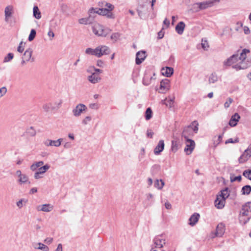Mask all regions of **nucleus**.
<instances>
[{
  "instance_id": "f257e3e1",
  "label": "nucleus",
  "mask_w": 251,
  "mask_h": 251,
  "mask_svg": "<svg viewBox=\"0 0 251 251\" xmlns=\"http://www.w3.org/2000/svg\"><path fill=\"white\" fill-rule=\"evenodd\" d=\"M249 52V50L245 49L240 53L233 54L224 61V66H232L236 71L247 69L251 64L250 61L246 60L247 53Z\"/></svg>"
},
{
  "instance_id": "f03ea898",
  "label": "nucleus",
  "mask_w": 251,
  "mask_h": 251,
  "mask_svg": "<svg viewBox=\"0 0 251 251\" xmlns=\"http://www.w3.org/2000/svg\"><path fill=\"white\" fill-rule=\"evenodd\" d=\"M251 217V202L245 203L242 207L239 214V221L241 223L246 224Z\"/></svg>"
},
{
  "instance_id": "7ed1b4c3",
  "label": "nucleus",
  "mask_w": 251,
  "mask_h": 251,
  "mask_svg": "<svg viewBox=\"0 0 251 251\" xmlns=\"http://www.w3.org/2000/svg\"><path fill=\"white\" fill-rule=\"evenodd\" d=\"M92 29L94 34L98 36L105 37L110 33L111 30L104 27L102 25L98 23H94L92 25Z\"/></svg>"
},
{
  "instance_id": "20e7f679",
  "label": "nucleus",
  "mask_w": 251,
  "mask_h": 251,
  "mask_svg": "<svg viewBox=\"0 0 251 251\" xmlns=\"http://www.w3.org/2000/svg\"><path fill=\"white\" fill-rule=\"evenodd\" d=\"M189 128H184L183 131L182 133V137L185 140L186 147L184 149V151L188 155L190 154L195 147V143L194 140L189 139L187 137L186 132L189 130Z\"/></svg>"
},
{
  "instance_id": "39448f33",
  "label": "nucleus",
  "mask_w": 251,
  "mask_h": 251,
  "mask_svg": "<svg viewBox=\"0 0 251 251\" xmlns=\"http://www.w3.org/2000/svg\"><path fill=\"white\" fill-rule=\"evenodd\" d=\"M166 244V239L162 234L156 236L152 241L151 245L157 248V249H161Z\"/></svg>"
},
{
  "instance_id": "423d86ee",
  "label": "nucleus",
  "mask_w": 251,
  "mask_h": 251,
  "mask_svg": "<svg viewBox=\"0 0 251 251\" xmlns=\"http://www.w3.org/2000/svg\"><path fill=\"white\" fill-rule=\"evenodd\" d=\"M87 109V106L82 103L77 104L72 110V113L74 117H78L83 113L86 111Z\"/></svg>"
},
{
  "instance_id": "0eeeda50",
  "label": "nucleus",
  "mask_w": 251,
  "mask_h": 251,
  "mask_svg": "<svg viewBox=\"0 0 251 251\" xmlns=\"http://www.w3.org/2000/svg\"><path fill=\"white\" fill-rule=\"evenodd\" d=\"M154 76V73H152L150 71L146 72L143 79V84L146 86L149 85L151 83L152 80H155Z\"/></svg>"
},
{
  "instance_id": "6e6552de",
  "label": "nucleus",
  "mask_w": 251,
  "mask_h": 251,
  "mask_svg": "<svg viewBox=\"0 0 251 251\" xmlns=\"http://www.w3.org/2000/svg\"><path fill=\"white\" fill-rule=\"evenodd\" d=\"M97 57H100L103 55L109 54L110 53L109 48L106 46L100 45L97 47Z\"/></svg>"
},
{
  "instance_id": "1a4fd4ad",
  "label": "nucleus",
  "mask_w": 251,
  "mask_h": 251,
  "mask_svg": "<svg viewBox=\"0 0 251 251\" xmlns=\"http://www.w3.org/2000/svg\"><path fill=\"white\" fill-rule=\"evenodd\" d=\"M62 141V138H59L56 140L47 139L44 141V144L46 147H59L61 145Z\"/></svg>"
},
{
  "instance_id": "9d476101",
  "label": "nucleus",
  "mask_w": 251,
  "mask_h": 251,
  "mask_svg": "<svg viewBox=\"0 0 251 251\" xmlns=\"http://www.w3.org/2000/svg\"><path fill=\"white\" fill-rule=\"evenodd\" d=\"M97 13L100 15L106 16L108 19H114L115 18V15L112 12V10H108L107 8H100Z\"/></svg>"
},
{
  "instance_id": "9b49d317",
  "label": "nucleus",
  "mask_w": 251,
  "mask_h": 251,
  "mask_svg": "<svg viewBox=\"0 0 251 251\" xmlns=\"http://www.w3.org/2000/svg\"><path fill=\"white\" fill-rule=\"evenodd\" d=\"M33 50L32 49L28 48L24 53L22 59H25V61L33 62L35 61V58L32 57Z\"/></svg>"
},
{
  "instance_id": "f8f14e48",
  "label": "nucleus",
  "mask_w": 251,
  "mask_h": 251,
  "mask_svg": "<svg viewBox=\"0 0 251 251\" xmlns=\"http://www.w3.org/2000/svg\"><path fill=\"white\" fill-rule=\"evenodd\" d=\"M14 13V7L12 5L7 6L4 9V20L5 22L9 23V19Z\"/></svg>"
},
{
  "instance_id": "ddd939ff",
  "label": "nucleus",
  "mask_w": 251,
  "mask_h": 251,
  "mask_svg": "<svg viewBox=\"0 0 251 251\" xmlns=\"http://www.w3.org/2000/svg\"><path fill=\"white\" fill-rule=\"evenodd\" d=\"M170 80L168 79L162 80L160 82L159 92L164 93L170 89Z\"/></svg>"
},
{
  "instance_id": "4468645a",
  "label": "nucleus",
  "mask_w": 251,
  "mask_h": 251,
  "mask_svg": "<svg viewBox=\"0 0 251 251\" xmlns=\"http://www.w3.org/2000/svg\"><path fill=\"white\" fill-rule=\"evenodd\" d=\"M53 208V205L50 203L39 205L36 207V210L38 211H43L46 212H50L52 210Z\"/></svg>"
},
{
  "instance_id": "2eb2a0df",
  "label": "nucleus",
  "mask_w": 251,
  "mask_h": 251,
  "mask_svg": "<svg viewBox=\"0 0 251 251\" xmlns=\"http://www.w3.org/2000/svg\"><path fill=\"white\" fill-rule=\"evenodd\" d=\"M251 157V149H248L245 151L243 153L239 158V161L240 163H243L247 161Z\"/></svg>"
},
{
  "instance_id": "dca6fc26",
  "label": "nucleus",
  "mask_w": 251,
  "mask_h": 251,
  "mask_svg": "<svg viewBox=\"0 0 251 251\" xmlns=\"http://www.w3.org/2000/svg\"><path fill=\"white\" fill-rule=\"evenodd\" d=\"M146 56L145 51L141 50L137 52L136 56V63L138 65L140 64L145 60Z\"/></svg>"
},
{
  "instance_id": "f3484780",
  "label": "nucleus",
  "mask_w": 251,
  "mask_h": 251,
  "mask_svg": "<svg viewBox=\"0 0 251 251\" xmlns=\"http://www.w3.org/2000/svg\"><path fill=\"white\" fill-rule=\"evenodd\" d=\"M88 80L92 84H96L101 80V77L96 73H92L90 75L88 76Z\"/></svg>"
},
{
  "instance_id": "a211bd4d",
  "label": "nucleus",
  "mask_w": 251,
  "mask_h": 251,
  "mask_svg": "<svg viewBox=\"0 0 251 251\" xmlns=\"http://www.w3.org/2000/svg\"><path fill=\"white\" fill-rule=\"evenodd\" d=\"M226 200L221 198V196H217L214 204L215 207L218 209H222L225 205Z\"/></svg>"
},
{
  "instance_id": "6ab92c4d",
  "label": "nucleus",
  "mask_w": 251,
  "mask_h": 251,
  "mask_svg": "<svg viewBox=\"0 0 251 251\" xmlns=\"http://www.w3.org/2000/svg\"><path fill=\"white\" fill-rule=\"evenodd\" d=\"M213 1L208 0L201 2H197L195 4L198 6L200 10H203L211 7L213 5Z\"/></svg>"
},
{
  "instance_id": "aec40b11",
  "label": "nucleus",
  "mask_w": 251,
  "mask_h": 251,
  "mask_svg": "<svg viewBox=\"0 0 251 251\" xmlns=\"http://www.w3.org/2000/svg\"><path fill=\"white\" fill-rule=\"evenodd\" d=\"M164 149V142L163 140L159 141L157 145L154 150V153L155 155H159Z\"/></svg>"
},
{
  "instance_id": "412c9836",
  "label": "nucleus",
  "mask_w": 251,
  "mask_h": 251,
  "mask_svg": "<svg viewBox=\"0 0 251 251\" xmlns=\"http://www.w3.org/2000/svg\"><path fill=\"white\" fill-rule=\"evenodd\" d=\"M33 247L36 250H40L43 251H49V248L48 246L41 243H33Z\"/></svg>"
},
{
  "instance_id": "4be33fe9",
  "label": "nucleus",
  "mask_w": 251,
  "mask_h": 251,
  "mask_svg": "<svg viewBox=\"0 0 251 251\" xmlns=\"http://www.w3.org/2000/svg\"><path fill=\"white\" fill-rule=\"evenodd\" d=\"M199 218L200 215L198 213L193 214L189 219V224L191 226H194L198 222Z\"/></svg>"
},
{
  "instance_id": "5701e85b",
  "label": "nucleus",
  "mask_w": 251,
  "mask_h": 251,
  "mask_svg": "<svg viewBox=\"0 0 251 251\" xmlns=\"http://www.w3.org/2000/svg\"><path fill=\"white\" fill-rule=\"evenodd\" d=\"M240 118V117L239 114L238 113H235L233 116H232L230 120H229V125L231 126H235L237 124V122L239 121Z\"/></svg>"
},
{
  "instance_id": "b1692460",
  "label": "nucleus",
  "mask_w": 251,
  "mask_h": 251,
  "mask_svg": "<svg viewBox=\"0 0 251 251\" xmlns=\"http://www.w3.org/2000/svg\"><path fill=\"white\" fill-rule=\"evenodd\" d=\"M185 27V24L183 22H179L176 26V32L179 35L182 34Z\"/></svg>"
},
{
  "instance_id": "393cba45",
  "label": "nucleus",
  "mask_w": 251,
  "mask_h": 251,
  "mask_svg": "<svg viewBox=\"0 0 251 251\" xmlns=\"http://www.w3.org/2000/svg\"><path fill=\"white\" fill-rule=\"evenodd\" d=\"M215 232L216 235H217V237H221L225 232L224 225L222 223L219 224L217 226Z\"/></svg>"
},
{
  "instance_id": "a878e982",
  "label": "nucleus",
  "mask_w": 251,
  "mask_h": 251,
  "mask_svg": "<svg viewBox=\"0 0 251 251\" xmlns=\"http://www.w3.org/2000/svg\"><path fill=\"white\" fill-rule=\"evenodd\" d=\"M161 71L162 75L167 77H170L174 73L173 68L169 67H166L165 68H163Z\"/></svg>"
},
{
  "instance_id": "bb28decb",
  "label": "nucleus",
  "mask_w": 251,
  "mask_h": 251,
  "mask_svg": "<svg viewBox=\"0 0 251 251\" xmlns=\"http://www.w3.org/2000/svg\"><path fill=\"white\" fill-rule=\"evenodd\" d=\"M165 185V182L162 179H156L154 181V186L158 190H161Z\"/></svg>"
},
{
  "instance_id": "cd10ccee",
  "label": "nucleus",
  "mask_w": 251,
  "mask_h": 251,
  "mask_svg": "<svg viewBox=\"0 0 251 251\" xmlns=\"http://www.w3.org/2000/svg\"><path fill=\"white\" fill-rule=\"evenodd\" d=\"M43 108L46 112H49L55 110V107H53L52 102H49L44 104L43 105Z\"/></svg>"
},
{
  "instance_id": "c85d7f7f",
  "label": "nucleus",
  "mask_w": 251,
  "mask_h": 251,
  "mask_svg": "<svg viewBox=\"0 0 251 251\" xmlns=\"http://www.w3.org/2000/svg\"><path fill=\"white\" fill-rule=\"evenodd\" d=\"M28 180L29 178L28 176L25 174H24L22 176H20L19 177L18 182L20 184H25L27 183H30V182Z\"/></svg>"
},
{
  "instance_id": "c756f323",
  "label": "nucleus",
  "mask_w": 251,
  "mask_h": 251,
  "mask_svg": "<svg viewBox=\"0 0 251 251\" xmlns=\"http://www.w3.org/2000/svg\"><path fill=\"white\" fill-rule=\"evenodd\" d=\"M218 196H221V198L226 200L229 196V191L227 188L220 191V194L218 195Z\"/></svg>"
},
{
  "instance_id": "7c9ffc66",
  "label": "nucleus",
  "mask_w": 251,
  "mask_h": 251,
  "mask_svg": "<svg viewBox=\"0 0 251 251\" xmlns=\"http://www.w3.org/2000/svg\"><path fill=\"white\" fill-rule=\"evenodd\" d=\"M85 52L86 54L94 55L97 57V47L95 49L88 48L85 50Z\"/></svg>"
},
{
  "instance_id": "2f4dec72",
  "label": "nucleus",
  "mask_w": 251,
  "mask_h": 251,
  "mask_svg": "<svg viewBox=\"0 0 251 251\" xmlns=\"http://www.w3.org/2000/svg\"><path fill=\"white\" fill-rule=\"evenodd\" d=\"M218 77L217 75L215 73H213L210 75L208 78L209 83H214L217 82Z\"/></svg>"
},
{
  "instance_id": "473e14b6",
  "label": "nucleus",
  "mask_w": 251,
  "mask_h": 251,
  "mask_svg": "<svg viewBox=\"0 0 251 251\" xmlns=\"http://www.w3.org/2000/svg\"><path fill=\"white\" fill-rule=\"evenodd\" d=\"M33 16L37 19H40L41 18V12L37 6H34L33 9Z\"/></svg>"
},
{
  "instance_id": "72a5a7b5",
  "label": "nucleus",
  "mask_w": 251,
  "mask_h": 251,
  "mask_svg": "<svg viewBox=\"0 0 251 251\" xmlns=\"http://www.w3.org/2000/svg\"><path fill=\"white\" fill-rule=\"evenodd\" d=\"M92 120L91 116H86L84 117L81 120V124L83 126H86L90 124Z\"/></svg>"
},
{
  "instance_id": "f704fd0d",
  "label": "nucleus",
  "mask_w": 251,
  "mask_h": 251,
  "mask_svg": "<svg viewBox=\"0 0 251 251\" xmlns=\"http://www.w3.org/2000/svg\"><path fill=\"white\" fill-rule=\"evenodd\" d=\"M241 192L243 195H249L251 192V186L250 185H245L243 186L241 190Z\"/></svg>"
},
{
  "instance_id": "c9c22d12",
  "label": "nucleus",
  "mask_w": 251,
  "mask_h": 251,
  "mask_svg": "<svg viewBox=\"0 0 251 251\" xmlns=\"http://www.w3.org/2000/svg\"><path fill=\"white\" fill-rule=\"evenodd\" d=\"M50 168V165L48 164H46L45 165L41 167L38 169V171L42 175H44V174Z\"/></svg>"
},
{
  "instance_id": "e433bc0d",
  "label": "nucleus",
  "mask_w": 251,
  "mask_h": 251,
  "mask_svg": "<svg viewBox=\"0 0 251 251\" xmlns=\"http://www.w3.org/2000/svg\"><path fill=\"white\" fill-rule=\"evenodd\" d=\"M14 57V54L13 53H8L6 56H5L3 60V63H7L10 62Z\"/></svg>"
},
{
  "instance_id": "4c0bfd02",
  "label": "nucleus",
  "mask_w": 251,
  "mask_h": 251,
  "mask_svg": "<svg viewBox=\"0 0 251 251\" xmlns=\"http://www.w3.org/2000/svg\"><path fill=\"white\" fill-rule=\"evenodd\" d=\"M27 201L25 199H22L16 202V205L19 208L21 209L25 204Z\"/></svg>"
},
{
  "instance_id": "58836bf2",
  "label": "nucleus",
  "mask_w": 251,
  "mask_h": 251,
  "mask_svg": "<svg viewBox=\"0 0 251 251\" xmlns=\"http://www.w3.org/2000/svg\"><path fill=\"white\" fill-rule=\"evenodd\" d=\"M152 117V111L151 108L147 109L145 112V119L146 120H149Z\"/></svg>"
},
{
  "instance_id": "ea45409f",
  "label": "nucleus",
  "mask_w": 251,
  "mask_h": 251,
  "mask_svg": "<svg viewBox=\"0 0 251 251\" xmlns=\"http://www.w3.org/2000/svg\"><path fill=\"white\" fill-rule=\"evenodd\" d=\"M63 101L62 100L59 99L54 102L53 103V107H55V110L59 109L62 105Z\"/></svg>"
},
{
  "instance_id": "a19ab883",
  "label": "nucleus",
  "mask_w": 251,
  "mask_h": 251,
  "mask_svg": "<svg viewBox=\"0 0 251 251\" xmlns=\"http://www.w3.org/2000/svg\"><path fill=\"white\" fill-rule=\"evenodd\" d=\"M36 35V31L35 29H32L31 30L30 34L28 36V40L29 41H32L35 38Z\"/></svg>"
},
{
  "instance_id": "79ce46f5",
  "label": "nucleus",
  "mask_w": 251,
  "mask_h": 251,
  "mask_svg": "<svg viewBox=\"0 0 251 251\" xmlns=\"http://www.w3.org/2000/svg\"><path fill=\"white\" fill-rule=\"evenodd\" d=\"M242 177L241 176H235L233 174H230V181L233 182L236 181H240L241 180Z\"/></svg>"
},
{
  "instance_id": "37998d69",
  "label": "nucleus",
  "mask_w": 251,
  "mask_h": 251,
  "mask_svg": "<svg viewBox=\"0 0 251 251\" xmlns=\"http://www.w3.org/2000/svg\"><path fill=\"white\" fill-rule=\"evenodd\" d=\"M102 4H103V6L105 7V8H107L108 10L112 11L114 9V6L110 3L104 1L102 2Z\"/></svg>"
},
{
  "instance_id": "c03bdc74",
  "label": "nucleus",
  "mask_w": 251,
  "mask_h": 251,
  "mask_svg": "<svg viewBox=\"0 0 251 251\" xmlns=\"http://www.w3.org/2000/svg\"><path fill=\"white\" fill-rule=\"evenodd\" d=\"M26 133L30 136H34L36 135V131L32 127L27 129Z\"/></svg>"
},
{
  "instance_id": "a18cd8bd",
  "label": "nucleus",
  "mask_w": 251,
  "mask_h": 251,
  "mask_svg": "<svg viewBox=\"0 0 251 251\" xmlns=\"http://www.w3.org/2000/svg\"><path fill=\"white\" fill-rule=\"evenodd\" d=\"M78 22L80 24L87 25L90 23L89 18H83L79 19Z\"/></svg>"
},
{
  "instance_id": "49530a36",
  "label": "nucleus",
  "mask_w": 251,
  "mask_h": 251,
  "mask_svg": "<svg viewBox=\"0 0 251 251\" xmlns=\"http://www.w3.org/2000/svg\"><path fill=\"white\" fill-rule=\"evenodd\" d=\"M164 103L169 107H172L174 104V99H170L169 100H166Z\"/></svg>"
},
{
  "instance_id": "de8ad7c7",
  "label": "nucleus",
  "mask_w": 251,
  "mask_h": 251,
  "mask_svg": "<svg viewBox=\"0 0 251 251\" xmlns=\"http://www.w3.org/2000/svg\"><path fill=\"white\" fill-rule=\"evenodd\" d=\"M25 49V43H24L22 41H21L19 45L17 48V51L20 52L22 53L24 51Z\"/></svg>"
},
{
  "instance_id": "09e8293b",
  "label": "nucleus",
  "mask_w": 251,
  "mask_h": 251,
  "mask_svg": "<svg viewBox=\"0 0 251 251\" xmlns=\"http://www.w3.org/2000/svg\"><path fill=\"white\" fill-rule=\"evenodd\" d=\"M243 175L245 177L251 180V170L245 171Z\"/></svg>"
},
{
  "instance_id": "8fccbe9b",
  "label": "nucleus",
  "mask_w": 251,
  "mask_h": 251,
  "mask_svg": "<svg viewBox=\"0 0 251 251\" xmlns=\"http://www.w3.org/2000/svg\"><path fill=\"white\" fill-rule=\"evenodd\" d=\"M233 100L231 98H228L226 101L225 102L224 104V107L226 108H227L229 107L230 104L233 102Z\"/></svg>"
},
{
  "instance_id": "3c124183",
  "label": "nucleus",
  "mask_w": 251,
  "mask_h": 251,
  "mask_svg": "<svg viewBox=\"0 0 251 251\" xmlns=\"http://www.w3.org/2000/svg\"><path fill=\"white\" fill-rule=\"evenodd\" d=\"M120 35L119 33H113L111 36V39L114 41H117L120 38Z\"/></svg>"
},
{
  "instance_id": "603ef678",
  "label": "nucleus",
  "mask_w": 251,
  "mask_h": 251,
  "mask_svg": "<svg viewBox=\"0 0 251 251\" xmlns=\"http://www.w3.org/2000/svg\"><path fill=\"white\" fill-rule=\"evenodd\" d=\"M201 46H202V48L204 50H207L208 49V48H209V45H208V43L207 41L206 40H204L202 39V41H201Z\"/></svg>"
},
{
  "instance_id": "864d4df0",
  "label": "nucleus",
  "mask_w": 251,
  "mask_h": 251,
  "mask_svg": "<svg viewBox=\"0 0 251 251\" xmlns=\"http://www.w3.org/2000/svg\"><path fill=\"white\" fill-rule=\"evenodd\" d=\"M44 177V175H42L38 171H36L34 175V178L35 179H40Z\"/></svg>"
},
{
  "instance_id": "5fc2aeb1",
  "label": "nucleus",
  "mask_w": 251,
  "mask_h": 251,
  "mask_svg": "<svg viewBox=\"0 0 251 251\" xmlns=\"http://www.w3.org/2000/svg\"><path fill=\"white\" fill-rule=\"evenodd\" d=\"M193 125V127H191V128H192L193 130L195 132V133H197V131L198 130V123L195 121L192 124Z\"/></svg>"
},
{
  "instance_id": "6e6d98bb",
  "label": "nucleus",
  "mask_w": 251,
  "mask_h": 251,
  "mask_svg": "<svg viewBox=\"0 0 251 251\" xmlns=\"http://www.w3.org/2000/svg\"><path fill=\"white\" fill-rule=\"evenodd\" d=\"M222 138H223V134L219 135L218 136L217 141H215L214 142V144L215 146H217L218 144H219L221 142Z\"/></svg>"
},
{
  "instance_id": "4d7b16f0",
  "label": "nucleus",
  "mask_w": 251,
  "mask_h": 251,
  "mask_svg": "<svg viewBox=\"0 0 251 251\" xmlns=\"http://www.w3.org/2000/svg\"><path fill=\"white\" fill-rule=\"evenodd\" d=\"M238 141H239V140H238V138H235V139H233L232 138H230V139H228V140H227L226 141L225 143L226 144H228V143H234L238 142Z\"/></svg>"
},
{
  "instance_id": "13d9d810",
  "label": "nucleus",
  "mask_w": 251,
  "mask_h": 251,
  "mask_svg": "<svg viewBox=\"0 0 251 251\" xmlns=\"http://www.w3.org/2000/svg\"><path fill=\"white\" fill-rule=\"evenodd\" d=\"M53 238L48 237L44 240V242L45 243L50 245L52 243V242H53Z\"/></svg>"
},
{
  "instance_id": "bf43d9fd",
  "label": "nucleus",
  "mask_w": 251,
  "mask_h": 251,
  "mask_svg": "<svg viewBox=\"0 0 251 251\" xmlns=\"http://www.w3.org/2000/svg\"><path fill=\"white\" fill-rule=\"evenodd\" d=\"M154 134L153 132L151 129H148L147 131V136L148 138H151Z\"/></svg>"
},
{
  "instance_id": "052dcab7",
  "label": "nucleus",
  "mask_w": 251,
  "mask_h": 251,
  "mask_svg": "<svg viewBox=\"0 0 251 251\" xmlns=\"http://www.w3.org/2000/svg\"><path fill=\"white\" fill-rule=\"evenodd\" d=\"M7 92V89L5 87H2L1 88H0V93L1 96H3Z\"/></svg>"
},
{
  "instance_id": "680f3d73",
  "label": "nucleus",
  "mask_w": 251,
  "mask_h": 251,
  "mask_svg": "<svg viewBox=\"0 0 251 251\" xmlns=\"http://www.w3.org/2000/svg\"><path fill=\"white\" fill-rule=\"evenodd\" d=\"M97 65L100 68H103L104 66V62L101 60H98L97 62Z\"/></svg>"
},
{
  "instance_id": "e2e57ef3",
  "label": "nucleus",
  "mask_w": 251,
  "mask_h": 251,
  "mask_svg": "<svg viewBox=\"0 0 251 251\" xmlns=\"http://www.w3.org/2000/svg\"><path fill=\"white\" fill-rule=\"evenodd\" d=\"M38 168L36 164L35 163H33L30 167V169L32 171H35L37 170V169Z\"/></svg>"
},
{
  "instance_id": "0e129e2a",
  "label": "nucleus",
  "mask_w": 251,
  "mask_h": 251,
  "mask_svg": "<svg viewBox=\"0 0 251 251\" xmlns=\"http://www.w3.org/2000/svg\"><path fill=\"white\" fill-rule=\"evenodd\" d=\"M165 206L167 209H171L172 208V205L168 201L165 203Z\"/></svg>"
},
{
  "instance_id": "69168bd1",
  "label": "nucleus",
  "mask_w": 251,
  "mask_h": 251,
  "mask_svg": "<svg viewBox=\"0 0 251 251\" xmlns=\"http://www.w3.org/2000/svg\"><path fill=\"white\" fill-rule=\"evenodd\" d=\"M244 31L245 34H249L250 33V28L248 26H245L244 27Z\"/></svg>"
},
{
  "instance_id": "338daca9",
  "label": "nucleus",
  "mask_w": 251,
  "mask_h": 251,
  "mask_svg": "<svg viewBox=\"0 0 251 251\" xmlns=\"http://www.w3.org/2000/svg\"><path fill=\"white\" fill-rule=\"evenodd\" d=\"M89 107L91 109H98V106L96 103H91L89 105Z\"/></svg>"
},
{
  "instance_id": "774afa93",
  "label": "nucleus",
  "mask_w": 251,
  "mask_h": 251,
  "mask_svg": "<svg viewBox=\"0 0 251 251\" xmlns=\"http://www.w3.org/2000/svg\"><path fill=\"white\" fill-rule=\"evenodd\" d=\"M55 251H63L62 245L61 244H59L57 246V249Z\"/></svg>"
}]
</instances>
